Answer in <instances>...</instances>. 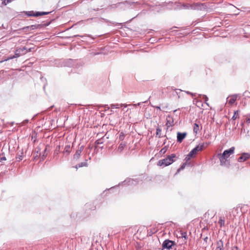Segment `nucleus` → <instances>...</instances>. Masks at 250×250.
Here are the masks:
<instances>
[{"label": "nucleus", "mask_w": 250, "mask_h": 250, "mask_svg": "<svg viewBox=\"0 0 250 250\" xmlns=\"http://www.w3.org/2000/svg\"><path fill=\"white\" fill-rule=\"evenodd\" d=\"M234 147H231L229 149L225 150L222 154L219 155V158L221 165H223L226 164L230 155L234 153Z\"/></svg>", "instance_id": "f257e3e1"}, {"label": "nucleus", "mask_w": 250, "mask_h": 250, "mask_svg": "<svg viewBox=\"0 0 250 250\" xmlns=\"http://www.w3.org/2000/svg\"><path fill=\"white\" fill-rule=\"evenodd\" d=\"M20 55H19V54H18L17 52L15 54V55L14 56H13L12 57H9V58H8L7 59L5 60V61H7V60H8L9 59H13V58H16V57H19Z\"/></svg>", "instance_id": "4468645a"}, {"label": "nucleus", "mask_w": 250, "mask_h": 250, "mask_svg": "<svg viewBox=\"0 0 250 250\" xmlns=\"http://www.w3.org/2000/svg\"><path fill=\"white\" fill-rule=\"evenodd\" d=\"M231 250H240L237 247H233Z\"/></svg>", "instance_id": "a211bd4d"}, {"label": "nucleus", "mask_w": 250, "mask_h": 250, "mask_svg": "<svg viewBox=\"0 0 250 250\" xmlns=\"http://www.w3.org/2000/svg\"><path fill=\"white\" fill-rule=\"evenodd\" d=\"M199 125L197 124H195L194 125V128H193L194 132L195 133H197V132L199 131Z\"/></svg>", "instance_id": "9b49d317"}, {"label": "nucleus", "mask_w": 250, "mask_h": 250, "mask_svg": "<svg viewBox=\"0 0 250 250\" xmlns=\"http://www.w3.org/2000/svg\"><path fill=\"white\" fill-rule=\"evenodd\" d=\"M175 157L176 155L174 154L169 155L166 158L160 160L158 162V165L163 167L168 166L174 162L173 159L175 158Z\"/></svg>", "instance_id": "f03ea898"}, {"label": "nucleus", "mask_w": 250, "mask_h": 250, "mask_svg": "<svg viewBox=\"0 0 250 250\" xmlns=\"http://www.w3.org/2000/svg\"><path fill=\"white\" fill-rule=\"evenodd\" d=\"M203 146H197L189 152V156H193L194 155H195L198 151L201 150Z\"/></svg>", "instance_id": "20e7f679"}, {"label": "nucleus", "mask_w": 250, "mask_h": 250, "mask_svg": "<svg viewBox=\"0 0 250 250\" xmlns=\"http://www.w3.org/2000/svg\"><path fill=\"white\" fill-rule=\"evenodd\" d=\"M81 153V150H78L76 151V154L74 155V158H78Z\"/></svg>", "instance_id": "ddd939ff"}, {"label": "nucleus", "mask_w": 250, "mask_h": 250, "mask_svg": "<svg viewBox=\"0 0 250 250\" xmlns=\"http://www.w3.org/2000/svg\"><path fill=\"white\" fill-rule=\"evenodd\" d=\"M183 237H184L185 238H186V236H184Z\"/></svg>", "instance_id": "b1692460"}, {"label": "nucleus", "mask_w": 250, "mask_h": 250, "mask_svg": "<svg viewBox=\"0 0 250 250\" xmlns=\"http://www.w3.org/2000/svg\"><path fill=\"white\" fill-rule=\"evenodd\" d=\"M246 123L248 125L250 124V116H247L246 117Z\"/></svg>", "instance_id": "2eb2a0df"}, {"label": "nucleus", "mask_w": 250, "mask_h": 250, "mask_svg": "<svg viewBox=\"0 0 250 250\" xmlns=\"http://www.w3.org/2000/svg\"><path fill=\"white\" fill-rule=\"evenodd\" d=\"M190 95H191L192 97H193L195 95V94L191 93H190Z\"/></svg>", "instance_id": "4be33fe9"}, {"label": "nucleus", "mask_w": 250, "mask_h": 250, "mask_svg": "<svg viewBox=\"0 0 250 250\" xmlns=\"http://www.w3.org/2000/svg\"><path fill=\"white\" fill-rule=\"evenodd\" d=\"M186 136V133H177V140L179 142H181L185 138Z\"/></svg>", "instance_id": "0eeeda50"}, {"label": "nucleus", "mask_w": 250, "mask_h": 250, "mask_svg": "<svg viewBox=\"0 0 250 250\" xmlns=\"http://www.w3.org/2000/svg\"><path fill=\"white\" fill-rule=\"evenodd\" d=\"M216 250H222V249L220 247H218L216 248Z\"/></svg>", "instance_id": "aec40b11"}, {"label": "nucleus", "mask_w": 250, "mask_h": 250, "mask_svg": "<svg viewBox=\"0 0 250 250\" xmlns=\"http://www.w3.org/2000/svg\"><path fill=\"white\" fill-rule=\"evenodd\" d=\"M250 158V154L248 153H242L241 156L238 158V161L239 162H244Z\"/></svg>", "instance_id": "7ed1b4c3"}, {"label": "nucleus", "mask_w": 250, "mask_h": 250, "mask_svg": "<svg viewBox=\"0 0 250 250\" xmlns=\"http://www.w3.org/2000/svg\"><path fill=\"white\" fill-rule=\"evenodd\" d=\"M186 164H184L180 168L178 169V171H179L181 169H183L185 167Z\"/></svg>", "instance_id": "f3484780"}, {"label": "nucleus", "mask_w": 250, "mask_h": 250, "mask_svg": "<svg viewBox=\"0 0 250 250\" xmlns=\"http://www.w3.org/2000/svg\"><path fill=\"white\" fill-rule=\"evenodd\" d=\"M203 98H204V99H205V100H206V101L207 102V100H208V97H207V96H206V95H203Z\"/></svg>", "instance_id": "6ab92c4d"}, {"label": "nucleus", "mask_w": 250, "mask_h": 250, "mask_svg": "<svg viewBox=\"0 0 250 250\" xmlns=\"http://www.w3.org/2000/svg\"><path fill=\"white\" fill-rule=\"evenodd\" d=\"M83 166H85V165L83 164V163H81V165H80L79 167H83Z\"/></svg>", "instance_id": "412c9836"}, {"label": "nucleus", "mask_w": 250, "mask_h": 250, "mask_svg": "<svg viewBox=\"0 0 250 250\" xmlns=\"http://www.w3.org/2000/svg\"><path fill=\"white\" fill-rule=\"evenodd\" d=\"M193 156H189V153L187 156V157H186V160L187 161L189 160L191 158H192Z\"/></svg>", "instance_id": "dca6fc26"}, {"label": "nucleus", "mask_w": 250, "mask_h": 250, "mask_svg": "<svg viewBox=\"0 0 250 250\" xmlns=\"http://www.w3.org/2000/svg\"><path fill=\"white\" fill-rule=\"evenodd\" d=\"M48 12H37L34 15V16H39L42 15H46Z\"/></svg>", "instance_id": "9d476101"}, {"label": "nucleus", "mask_w": 250, "mask_h": 250, "mask_svg": "<svg viewBox=\"0 0 250 250\" xmlns=\"http://www.w3.org/2000/svg\"><path fill=\"white\" fill-rule=\"evenodd\" d=\"M239 115V111L238 110L235 111L234 113L233 116L232 117V119L234 120H235Z\"/></svg>", "instance_id": "1a4fd4ad"}, {"label": "nucleus", "mask_w": 250, "mask_h": 250, "mask_svg": "<svg viewBox=\"0 0 250 250\" xmlns=\"http://www.w3.org/2000/svg\"><path fill=\"white\" fill-rule=\"evenodd\" d=\"M237 96L236 95H232L229 97L227 99L228 102L230 104H233L236 101Z\"/></svg>", "instance_id": "423d86ee"}, {"label": "nucleus", "mask_w": 250, "mask_h": 250, "mask_svg": "<svg viewBox=\"0 0 250 250\" xmlns=\"http://www.w3.org/2000/svg\"><path fill=\"white\" fill-rule=\"evenodd\" d=\"M123 105H124V104H112L110 106H111V108L114 109V108H119Z\"/></svg>", "instance_id": "6e6552de"}, {"label": "nucleus", "mask_w": 250, "mask_h": 250, "mask_svg": "<svg viewBox=\"0 0 250 250\" xmlns=\"http://www.w3.org/2000/svg\"><path fill=\"white\" fill-rule=\"evenodd\" d=\"M186 92L187 94H189V95H190V93H190V92H189V91H186Z\"/></svg>", "instance_id": "5701e85b"}, {"label": "nucleus", "mask_w": 250, "mask_h": 250, "mask_svg": "<svg viewBox=\"0 0 250 250\" xmlns=\"http://www.w3.org/2000/svg\"><path fill=\"white\" fill-rule=\"evenodd\" d=\"M173 245V242L170 240H166L165 241L163 244V248H166L168 249L171 248L172 246Z\"/></svg>", "instance_id": "39448f33"}, {"label": "nucleus", "mask_w": 250, "mask_h": 250, "mask_svg": "<svg viewBox=\"0 0 250 250\" xmlns=\"http://www.w3.org/2000/svg\"><path fill=\"white\" fill-rule=\"evenodd\" d=\"M125 146V145L124 144H121L118 147V150L120 151H122V150L124 149V147Z\"/></svg>", "instance_id": "f8f14e48"}]
</instances>
